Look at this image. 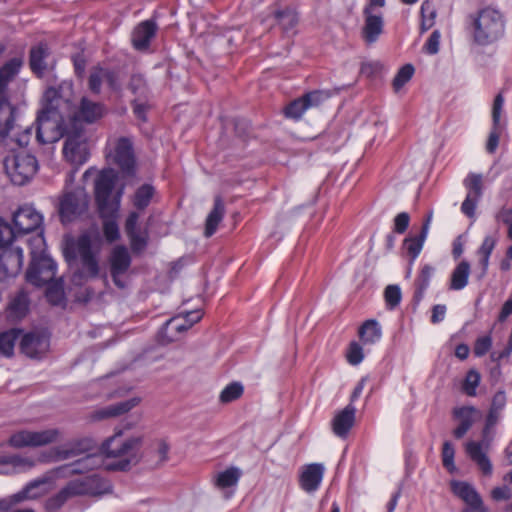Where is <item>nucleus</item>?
<instances>
[{
  "label": "nucleus",
  "mask_w": 512,
  "mask_h": 512,
  "mask_svg": "<svg viewBox=\"0 0 512 512\" xmlns=\"http://www.w3.org/2000/svg\"><path fill=\"white\" fill-rule=\"evenodd\" d=\"M473 42L478 46H489L504 37L506 17L504 13L486 5L469 15Z\"/></svg>",
  "instance_id": "obj_1"
},
{
  "label": "nucleus",
  "mask_w": 512,
  "mask_h": 512,
  "mask_svg": "<svg viewBox=\"0 0 512 512\" xmlns=\"http://www.w3.org/2000/svg\"><path fill=\"white\" fill-rule=\"evenodd\" d=\"M57 265L49 256H33L26 272V280L36 287L47 285L45 296L52 305H59L64 300L63 282L55 280Z\"/></svg>",
  "instance_id": "obj_2"
},
{
  "label": "nucleus",
  "mask_w": 512,
  "mask_h": 512,
  "mask_svg": "<svg viewBox=\"0 0 512 512\" xmlns=\"http://www.w3.org/2000/svg\"><path fill=\"white\" fill-rule=\"evenodd\" d=\"M23 66L22 57H14L0 67V142L14 128L18 110L9 101L8 87Z\"/></svg>",
  "instance_id": "obj_3"
},
{
  "label": "nucleus",
  "mask_w": 512,
  "mask_h": 512,
  "mask_svg": "<svg viewBox=\"0 0 512 512\" xmlns=\"http://www.w3.org/2000/svg\"><path fill=\"white\" fill-rule=\"evenodd\" d=\"M141 437H123L121 429L115 430L114 435L106 439L101 445V452L108 458H117L106 464L107 470L126 471L130 468L133 460L136 459Z\"/></svg>",
  "instance_id": "obj_4"
},
{
  "label": "nucleus",
  "mask_w": 512,
  "mask_h": 512,
  "mask_svg": "<svg viewBox=\"0 0 512 512\" xmlns=\"http://www.w3.org/2000/svg\"><path fill=\"white\" fill-rule=\"evenodd\" d=\"M92 450L93 441L88 438H83L56 448L55 456L57 460H66L87 453L83 458L64 467L68 474H84L95 469L100 464L99 457L95 453H90Z\"/></svg>",
  "instance_id": "obj_5"
},
{
  "label": "nucleus",
  "mask_w": 512,
  "mask_h": 512,
  "mask_svg": "<svg viewBox=\"0 0 512 512\" xmlns=\"http://www.w3.org/2000/svg\"><path fill=\"white\" fill-rule=\"evenodd\" d=\"M116 173L112 169L103 170L95 180V200L97 203L99 215L113 214L119 212L121 192L115 197L112 192L116 183Z\"/></svg>",
  "instance_id": "obj_6"
},
{
  "label": "nucleus",
  "mask_w": 512,
  "mask_h": 512,
  "mask_svg": "<svg viewBox=\"0 0 512 512\" xmlns=\"http://www.w3.org/2000/svg\"><path fill=\"white\" fill-rule=\"evenodd\" d=\"M3 165L7 176L15 185L26 184L38 170L36 157L26 152H17L6 156Z\"/></svg>",
  "instance_id": "obj_7"
},
{
  "label": "nucleus",
  "mask_w": 512,
  "mask_h": 512,
  "mask_svg": "<svg viewBox=\"0 0 512 512\" xmlns=\"http://www.w3.org/2000/svg\"><path fill=\"white\" fill-rule=\"evenodd\" d=\"M61 431L57 428H49L40 431L20 429L13 432L9 439V446L21 448H36L55 443L59 440Z\"/></svg>",
  "instance_id": "obj_8"
},
{
  "label": "nucleus",
  "mask_w": 512,
  "mask_h": 512,
  "mask_svg": "<svg viewBox=\"0 0 512 512\" xmlns=\"http://www.w3.org/2000/svg\"><path fill=\"white\" fill-rule=\"evenodd\" d=\"M64 117L61 112L40 110L36 118V140L39 144L58 141L63 136Z\"/></svg>",
  "instance_id": "obj_9"
},
{
  "label": "nucleus",
  "mask_w": 512,
  "mask_h": 512,
  "mask_svg": "<svg viewBox=\"0 0 512 512\" xmlns=\"http://www.w3.org/2000/svg\"><path fill=\"white\" fill-rule=\"evenodd\" d=\"M449 486L452 494L465 504L461 512H489L480 493L469 482L453 479Z\"/></svg>",
  "instance_id": "obj_10"
},
{
  "label": "nucleus",
  "mask_w": 512,
  "mask_h": 512,
  "mask_svg": "<svg viewBox=\"0 0 512 512\" xmlns=\"http://www.w3.org/2000/svg\"><path fill=\"white\" fill-rule=\"evenodd\" d=\"M88 197L84 191L65 193L59 201L58 213L63 224L70 223L87 210Z\"/></svg>",
  "instance_id": "obj_11"
},
{
  "label": "nucleus",
  "mask_w": 512,
  "mask_h": 512,
  "mask_svg": "<svg viewBox=\"0 0 512 512\" xmlns=\"http://www.w3.org/2000/svg\"><path fill=\"white\" fill-rule=\"evenodd\" d=\"M467 194L461 204V212L468 218H474L477 205L483 196V175L469 172L463 180Z\"/></svg>",
  "instance_id": "obj_12"
},
{
  "label": "nucleus",
  "mask_w": 512,
  "mask_h": 512,
  "mask_svg": "<svg viewBox=\"0 0 512 512\" xmlns=\"http://www.w3.org/2000/svg\"><path fill=\"white\" fill-rule=\"evenodd\" d=\"M63 154L65 159L75 166L73 172L75 173L79 166L88 161L90 156L84 135L80 132L68 134L64 142Z\"/></svg>",
  "instance_id": "obj_13"
},
{
  "label": "nucleus",
  "mask_w": 512,
  "mask_h": 512,
  "mask_svg": "<svg viewBox=\"0 0 512 512\" xmlns=\"http://www.w3.org/2000/svg\"><path fill=\"white\" fill-rule=\"evenodd\" d=\"M74 251L81 261V273L86 278H94L98 275L99 265L92 251V241L88 233L81 234L74 244Z\"/></svg>",
  "instance_id": "obj_14"
},
{
  "label": "nucleus",
  "mask_w": 512,
  "mask_h": 512,
  "mask_svg": "<svg viewBox=\"0 0 512 512\" xmlns=\"http://www.w3.org/2000/svg\"><path fill=\"white\" fill-rule=\"evenodd\" d=\"M109 156L124 175H135L136 160L133 144L129 138L120 137L115 143L113 153H110Z\"/></svg>",
  "instance_id": "obj_15"
},
{
  "label": "nucleus",
  "mask_w": 512,
  "mask_h": 512,
  "mask_svg": "<svg viewBox=\"0 0 512 512\" xmlns=\"http://www.w3.org/2000/svg\"><path fill=\"white\" fill-rule=\"evenodd\" d=\"M51 49L46 42H39L33 45L29 50V68L37 78H43L44 75L55 68L56 62L50 61Z\"/></svg>",
  "instance_id": "obj_16"
},
{
  "label": "nucleus",
  "mask_w": 512,
  "mask_h": 512,
  "mask_svg": "<svg viewBox=\"0 0 512 512\" xmlns=\"http://www.w3.org/2000/svg\"><path fill=\"white\" fill-rule=\"evenodd\" d=\"M432 218L433 211H429L424 217L420 233L415 236L406 237L403 241V249L409 257L408 274H410L414 262L423 249L424 243L430 230Z\"/></svg>",
  "instance_id": "obj_17"
},
{
  "label": "nucleus",
  "mask_w": 512,
  "mask_h": 512,
  "mask_svg": "<svg viewBox=\"0 0 512 512\" xmlns=\"http://www.w3.org/2000/svg\"><path fill=\"white\" fill-rule=\"evenodd\" d=\"M13 225L20 236L36 231L41 227L43 217L31 206L20 207L13 214Z\"/></svg>",
  "instance_id": "obj_18"
},
{
  "label": "nucleus",
  "mask_w": 512,
  "mask_h": 512,
  "mask_svg": "<svg viewBox=\"0 0 512 512\" xmlns=\"http://www.w3.org/2000/svg\"><path fill=\"white\" fill-rule=\"evenodd\" d=\"M46 483L45 479H36L29 482L19 492L7 497L0 499V512H12V507L25 500L37 499L43 494L40 487Z\"/></svg>",
  "instance_id": "obj_19"
},
{
  "label": "nucleus",
  "mask_w": 512,
  "mask_h": 512,
  "mask_svg": "<svg viewBox=\"0 0 512 512\" xmlns=\"http://www.w3.org/2000/svg\"><path fill=\"white\" fill-rule=\"evenodd\" d=\"M109 262L110 274L114 284L119 288H124L125 284L120 277L128 271L132 262L128 249L123 245L114 247Z\"/></svg>",
  "instance_id": "obj_20"
},
{
  "label": "nucleus",
  "mask_w": 512,
  "mask_h": 512,
  "mask_svg": "<svg viewBox=\"0 0 512 512\" xmlns=\"http://www.w3.org/2000/svg\"><path fill=\"white\" fill-rule=\"evenodd\" d=\"M364 24L361 29V37L367 45L378 41L384 32V18L379 11L362 10Z\"/></svg>",
  "instance_id": "obj_21"
},
{
  "label": "nucleus",
  "mask_w": 512,
  "mask_h": 512,
  "mask_svg": "<svg viewBox=\"0 0 512 512\" xmlns=\"http://www.w3.org/2000/svg\"><path fill=\"white\" fill-rule=\"evenodd\" d=\"M452 417L458 422L453 430V436L461 439L471 429L473 424L481 418V412L474 406H460L452 410Z\"/></svg>",
  "instance_id": "obj_22"
},
{
  "label": "nucleus",
  "mask_w": 512,
  "mask_h": 512,
  "mask_svg": "<svg viewBox=\"0 0 512 512\" xmlns=\"http://www.w3.org/2000/svg\"><path fill=\"white\" fill-rule=\"evenodd\" d=\"M0 275L4 277L16 276L23 265V251L19 247L8 246L0 248Z\"/></svg>",
  "instance_id": "obj_23"
},
{
  "label": "nucleus",
  "mask_w": 512,
  "mask_h": 512,
  "mask_svg": "<svg viewBox=\"0 0 512 512\" xmlns=\"http://www.w3.org/2000/svg\"><path fill=\"white\" fill-rule=\"evenodd\" d=\"M158 30L157 23L153 19L140 22L131 35L132 46L137 51H145L150 47L152 39Z\"/></svg>",
  "instance_id": "obj_24"
},
{
  "label": "nucleus",
  "mask_w": 512,
  "mask_h": 512,
  "mask_svg": "<svg viewBox=\"0 0 512 512\" xmlns=\"http://www.w3.org/2000/svg\"><path fill=\"white\" fill-rule=\"evenodd\" d=\"M324 466L321 463H311L302 467L299 475V486L306 493L316 492L322 483Z\"/></svg>",
  "instance_id": "obj_25"
},
{
  "label": "nucleus",
  "mask_w": 512,
  "mask_h": 512,
  "mask_svg": "<svg viewBox=\"0 0 512 512\" xmlns=\"http://www.w3.org/2000/svg\"><path fill=\"white\" fill-rule=\"evenodd\" d=\"M191 327L185 316H175L167 320L158 332L159 342L168 344L178 340L181 333L189 330Z\"/></svg>",
  "instance_id": "obj_26"
},
{
  "label": "nucleus",
  "mask_w": 512,
  "mask_h": 512,
  "mask_svg": "<svg viewBox=\"0 0 512 512\" xmlns=\"http://www.w3.org/2000/svg\"><path fill=\"white\" fill-rule=\"evenodd\" d=\"M29 307V293L25 289H20L9 300L6 307V317L13 322L20 321L28 314Z\"/></svg>",
  "instance_id": "obj_27"
},
{
  "label": "nucleus",
  "mask_w": 512,
  "mask_h": 512,
  "mask_svg": "<svg viewBox=\"0 0 512 512\" xmlns=\"http://www.w3.org/2000/svg\"><path fill=\"white\" fill-rule=\"evenodd\" d=\"M356 407L348 404L341 411L336 413L332 419V431L340 438H346L355 423Z\"/></svg>",
  "instance_id": "obj_28"
},
{
  "label": "nucleus",
  "mask_w": 512,
  "mask_h": 512,
  "mask_svg": "<svg viewBox=\"0 0 512 512\" xmlns=\"http://www.w3.org/2000/svg\"><path fill=\"white\" fill-rule=\"evenodd\" d=\"M48 347V338L37 333H26L20 340L21 351L31 358L40 357Z\"/></svg>",
  "instance_id": "obj_29"
},
{
  "label": "nucleus",
  "mask_w": 512,
  "mask_h": 512,
  "mask_svg": "<svg viewBox=\"0 0 512 512\" xmlns=\"http://www.w3.org/2000/svg\"><path fill=\"white\" fill-rule=\"evenodd\" d=\"M465 451L468 457L478 466L483 475L491 476L493 466L483 449V444L478 441H468L465 445Z\"/></svg>",
  "instance_id": "obj_30"
},
{
  "label": "nucleus",
  "mask_w": 512,
  "mask_h": 512,
  "mask_svg": "<svg viewBox=\"0 0 512 512\" xmlns=\"http://www.w3.org/2000/svg\"><path fill=\"white\" fill-rule=\"evenodd\" d=\"M35 461L19 455L0 456V474H12L27 471L34 467Z\"/></svg>",
  "instance_id": "obj_31"
},
{
  "label": "nucleus",
  "mask_w": 512,
  "mask_h": 512,
  "mask_svg": "<svg viewBox=\"0 0 512 512\" xmlns=\"http://www.w3.org/2000/svg\"><path fill=\"white\" fill-rule=\"evenodd\" d=\"M435 267L430 264H424L415 281L412 302L414 306H418L423 300L427 289L430 286L431 279L434 275Z\"/></svg>",
  "instance_id": "obj_32"
},
{
  "label": "nucleus",
  "mask_w": 512,
  "mask_h": 512,
  "mask_svg": "<svg viewBox=\"0 0 512 512\" xmlns=\"http://www.w3.org/2000/svg\"><path fill=\"white\" fill-rule=\"evenodd\" d=\"M106 113V107L103 103L95 102L87 97H82L79 104V118L86 123H94L101 119Z\"/></svg>",
  "instance_id": "obj_33"
},
{
  "label": "nucleus",
  "mask_w": 512,
  "mask_h": 512,
  "mask_svg": "<svg viewBox=\"0 0 512 512\" xmlns=\"http://www.w3.org/2000/svg\"><path fill=\"white\" fill-rule=\"evenodd\" d=\"M225 215V205L221 196L214 198L213 209L210 211L205 222V237L213 236L218 228V225L223 220Z\"/></svg>",
  "instance_id": "obj_34"
},
{
  "label": "nucleus",
  "mask_w": 512,
  "mask_h": 512,
  "mask_svg": "<svg viewBox=\"0 0 512 512\" xmlns=\"http://www.w3.org/2000/svg\"><path fill=\"white\" fill-rule=\"evenodd\" d=\"M242 470L236 466H230L221 471L213 478V484L217 489L225 490L237 487L242 477Z\"/></svg>",
  "instance_id": "obj_35"
},
{
  "label": "nucleus",
  "mask_w": 512,
  "mask_h": 512,
  "mask_svg": "<svg viewBox=\"0 0 512 512\" xmlns=\"http://www.w3.org/2000/svg\"><path fill=\"white\" fill-rule=\"evenodd\" d=\"M358 336L363 344H375L382 337V328L377 320L368 319L359 327Z\"/></svg>",
  "instance_id": "obj_36"
},
{
  "label": "nucleus",
  "mask_w": 512,
  "mask_h": 512,
  "mask_svg": "<svg viewBox=\"0 0 512 512\" xmlns=\"http://www.w3.org/2000/svg\"><path fill=\"white\" fill-rule=\"evenodd\" d=\"M139 402L140 398L133 397L131 399L112 404L106 408L97 411L96 416L98 419L119 416L130 411L132 408L137 406Z\"/></svg>",
  "instance_id": "obj_37"
},
{
  "label": "nucleus",
  "mask_w": 512,
  "mask_h": 512,
  "mask_svg": "<svg viewBox=\"0 0 512 512\" xmlns=\"http://www.w3.org/2000/svg\"><path fill=\"white\" fill-rule=\"evenodd\" d=\"M470 276V264L463 260L453 269L450 277L449 289L459 291L468 284Z\"/></svg>",
  "instance_id": "obj_38"
},
{
  "label": "nucleus",
  "mask_w": 512,
  "mask_h": 512,
  "mask_svg": "<svg viewBox=\"0 0 512 512\" xmlns=\"http://www.w3.org/2000/svg\"><path fill=\"white\" fill-rule=\"evenodd\" d=\"M274 15L278 25L284 32H288L295 28L299 21L298 12L292 7H288L284 10H277Z\"/></svg>",
  "instance_id": "obj_39"
},
{
  "label": "nucleus",
  "mask_w": 512,
  "mask_h": 512,
  "mask_svg": "<svg viewBox=\"0 0 512 512\" xmlns=\"http://www.w3.org/2000/svg\"><path fill=\"white\" fill-rule=\"evenodd\" d=\"M21 330L10 329L0 333V355L11 357L14 353L15 343L20 336Z\"/></svg>",
  "instance_id": "obj_40"
},
{
  "label": "nucleus",
  "mask_w": 512,
  "mask_h": 512,
  "mask_svg": "<svg viewBox=\"0 0 512 512\" xmlns=\"http://www.w3.org/2000/svg\"><path fill=\"white\" fill-rule=\"evenodd\" d=\"M504 103L505 98L503 94L500 92L498 93L493 101L492 110H491V120L492 125L496 127H507V118L504 113Z\"/></svg>",
  "instance_id": "obj_41"
},
{
  "label": "nucleus",
  "mask_w": 512,
  "mask_h": 512,
  "mask_svg": "<svg viewBox=\"0 0 512 512\" xmlns=\"http://www.w3.org/2000/svg\"><path fill=\"white\" fill-rule=\"evenodd\" d=\"M155 194V188L151 184L141 185L134 194L133 205L138 210L147 208Z\"/></svg>",
  "instance_id": "obj_42"
},
{
  "label": "nucleus",
  "mask_w": 512,
  "mask_h": 512,
  "mask_svg": "<svg viewBox=\"0 0 512 512\" xmlns=\"http://www.w3.org/2000/svg\"><path fill=\"white\" fill-rule=\"evenodd\" d=\"M118 212L108 215H100L103 219V233L105 239L109 242H115L120 238L119 226L117 224Z\"/></svg>",
  "instance_id": "obj_43"
},
{
  "label": "nucleus",
  "mask_w": 512,
  "mask_h": 512,
  "mask_svg": "<svg viewBox=\"0 0 512 512\" xmlns=\"http://www.w3.org/2000/svg\"><path fill=\"white\" fill-rule=\"evenodd\" d=\"M496 245V239L492 236H486L479 247L477 254L479 256V264L482 268V275H485L489 265V259Z\"/></svg>",
  "instance_id": "obj_44"
},
{
  "label": "nucleus",
  "mask_w": 512,
  "mask_h": 512,
  "mask_svg": "<svg viewBox=\"0 0 512 512\" xmlns=\"http://www.w3.org/2000/svg\"><path fill=\"white\" fill-rule=\"evenodd\" d=\"M105 77V68L101 65L93 66L88 75V89L91 93L99 95L102 89V83Z\"/></svg>",
  "instance_id": "obj_45"
},
{
  "label": "nucleus",
  "mask_w": 512,
  "mask_h": 512,
  "mask_svg": "<svg viewBox=\"0 0 512 512\" xmlns=\"http://www.w3.org/2000/svg\"><path fill=\"white\" fill-rule=\"evenodd\" d=\"M61 86L56 87H48L43 95V107L41 110H52L55 112L59 111V105L62 101L61 95Z\"/></svg>",
  "instance_id": "obj_46"
},
{
  "label": "nucleus",
  "mask_w": 512,
  "mask_h": 512,
  "mask_svg": "<svg viewBox=\"0 0 512 512\" xmlns=\"http://www.w3.org/2000/svg\"><path fill=\"white\" fill-rule=\"evenodd\" d=\"M338 91L331 90H313L302 95L305 103L307 104L308 109L313 107H318L326 100L331 98Z\"/></svg>",
  "instance_id": "obj_47"
},
{
  "label": "nucleus",
  "mask_w": 512,
  "mask_h": 512,
  "mask_svg": "<svg viewBox=\"0 0 512 512\" xmlns=\"http://www.w3.org/2000/svg\"><path fill=\"white\" fill-rule=\"evenodd\" d=\"M128 88L135 96H137V99H146L148 96L147 81L140 73H134L131 75Z\"/></svg>",
  "instance_id": "obj_48"
},
{
  "label": "nucleus",
  "mask_w": 512,
  "mask_h": 512,
  "mask_svg": "<svg viewBox=\"0 0 512 512\" xmlns=\"http://www.w3.org/2000/svg\"><path fill=\"white\" fill-rule=\"evenodd\" d=\"M481 381L480 373L475 369H470L465 376V379L462 383V392L469 397H474L477 395V387L479 386Z\"/></svg>",
  "instance_id": "obj_49"
},
{
  "label": "nucleus",
  "mask_w": 512,
  "mask_h": 512,
  "mask_svg": "<svg viewBox=\"0 0 512 512\" xmlns=\"http://www.w3.org/2000/svg\"><path fill=\"white\" fill-rule=\"evenodd\" d=\"M244 392V387L240 382H232L228 384L220 393L219 401L221 403H231L239 399Z\"/></svg>",
  "instance_id": "obj_50"
},
{
  "label": "nucleus",
  "mask_w": 512,
  "mask_h": 512,
  "mask_svg": "<svg viewBox=\"0 0 512 512\" xmlns=\"http://www.w3.org/2000/svg\"><path fill=\"white\" fill-rule=\"evenodd\" d=\"M415 72L414 66L412 64H405L402 66L398 72L396 73L392 86L395 92L401 90V88L411 80Z\"/></svg>",
  "instance_id": "obj_51"
},
{
  "label": "nucleus",
  "mask_w": 512,
  "mask_h": 512,
  "mask_svg": "<svg viewBox=\"0 0 512 512\" xmlns=\"http://www.w3.org/2000/svg\"><path fill=\"white\" fill-rule=\"evenodd\" d=\"M20 236L15 226H10L3 218L0 217V248L12 246L15 238Z\"/></svg>",
  "instance_id": "obj_52"
},
{
  "label": "nucleus",
  "mask_w": 512,
  "mask_h": 512,
  "mask_svg": "<svg viewBox=\"0 0 512 512\" xmlns=\"http://www.w3.org/2000/svg\"><path fill=\"white\" fill-rule=\"evenodd\" d=\"M308 110L307 104L303 97H299L291 101L284 109V114L287 118L299 120L303 114Z\"/></svg>",
  "instance_id": "obj_53"
},
{
  "label": "nucleus",
  "mask_w": 512,
  "mask_h": 512,
  "mask_svg": "<svg viewBox=\"0 0 512 512\" xmlns=\"http://www.w3.org/2000/svg\"><path fill=\"white\" fill-rule=\"evenodd\" d=\"M62 491L69 500L75 496L87 495L90 492V487L85 481L73 480L70 481L65 487H63Z\"/></svg>",
  "instance_id": "obj_54"
},
{
  "label": "nucleus",
  "mask_w": 512,
  "mask_h": 512,
  "mask_svg": "<svg viewBox=\"0 0 512 512\" xmlns=\"http://www.w3.org/2000/svg\"><path fill=\"white\" fill-rule=\"evenodd\" d=\"M384 299L388 310L396 309L402 299L400 287L398 285H388L384 290Z\"/></svg>",
  "instance_id": "obj_55"
},
{
  "label": "nucleus",
  "mask_w": 512,
  "mask_h": 512,
  "mask_svg": "<svg viewBox=\"0 0 512 512\" xmlns=\"http://www.w3.org/2000/svg\"><path fill=\"white\" fill-rule=\"evenodd\" d=\"M441 456L444 468H446L448 472L454 473L456 471L454 463L455 449L451 442L445 441L443 443Z\"/></svg>",
  "instance_id": "obj_56"
},
{
  "label": "nucleus",
  "mask_w": 512,
  "mask_h": 512,
  "mask_svg": "<svg viewBox=\"0 0 512 512\" xmlns=\"http://www.w3.org/2000/svg\"><path fill=\"white\" fill-rule=\"evenodd\" d=\"M347 362L353 366L359 365L364 359V353L362 346L356 342L352 341L346 352Z\"/></svg>",
  "instance_id": "obj_57"
},
{
  "label": "nucleus",
  "mask_w": 512,
  "mask_h": 512,
  "mask_svg": "<svg viewBox=\"0 0 512 512\" xmlns=\"http://www.w3.org/2000/svg\"><path fill=\"white\" fill-rule=\"evenodd\" d=\"M67 501L68 498L61 489L57 494L45 501L44 507L46 512H58Z\"/></svg>",
  "instance_id": "obj_58"
},
{
  "label": "nucleus",
  "mask_w": 512,
  "mask_h": 512,
  "mask_svg": "<svg viewBox=\"0 0 512 512\" xmlns=\"http://www.w3.org/2000/svg\"><path fill=\"white\" fill-rule=\"evenodd\" d=\"M505 130L506 128L503 127L491 126V130L486 143V151L489 154H494L496 152L500 137Z\"/></svg>",
  "instance_id": "obj_59"
},
{
  "label": "nucleus",
  "mask_w": 512,
  "mask_h": 512,
  "mask_svg": "<svg viewBox=\"0 0 512 512\" xmlns=\"http://www.w3.org/2000/svg\"><path fill=\"white\" fill-rule=\"evenodd\" d=\"M104 80L111 91L116 93H120L122 91V82L118 71L105 68Z\"/></svg>",
  "instance_id": "obj_60"
},
{
  "label": "nucleus",
  "mask_w": 512,
  "mask_h": 512,
  "mask_svg": "<svg viewBox=\"0 0 512 512\" xmlns=\"http://www.w3.org/2000/svg\"><path fill=\"white\" fill-rule=\"evenodd\" d=\"M410 224V215L407 212L398 213L393 219V232L403 234Z\"/></svg>",
  "instance_id": "obj_61"
},
{
  "label": "nucleus",
  "mask_w": 512,
  "mask_h": 512,
  "mask_svg": "<svg viewBox=\"0 0 512 512\" xmlns=\"http://www.w3.org/2000/svg\"><path fill=\"white\" fill-rule=\"evenodd\" d=\"M492 347V338L489 335H485L476 339L473 347L475 356H484Z\"/></svg>",
  "instance_id": "obj_62"
},
{
  "label": "nucleus",
  "mask_w": 512,
  "mask_h": 512,
  "mask_svg": "<svg viewBox=\"0 0 512 512\" xmlns=\"http://www.w3.org/2000/svg\"><path fill=\"white\" fill-rule=\"evenodd\" d=\"M441 33L439 30H434L426 43L424 44L423 50L429 55H435L439 52Z\"/></svg>",
  "instance_id": "obj_63"
},
{
  "label": "nucleus",
  "mask_w": 512,
  "mask_h": 512,
  "mask_svg": "<svg viewBox=\"0 0 512 512\" xmlns=\"http://www.w3.org/2000/svg\"><path fill=\"white\" fill-rule=\"evenodd\" d=\"M497 222H502L507 225V235L512 240V208L503 207L495 215Z\"/></svg>",
  "instance_id": "obj_64"
}]
</instances>
